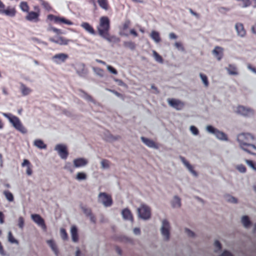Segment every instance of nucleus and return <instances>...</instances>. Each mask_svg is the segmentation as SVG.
Returning a JSON list of instances; mask_svg holds the SVG:
<instances>
[{"label":"nucleus","mask_w":256,"mask_h":256,"mask_svg":"<svg viewBox=\"0 0 256 256\" xmlns=\"http://www.w3.org/2000/svg\"><path fill=\"white\" fill-rule=\"evenodd\" d=\"M254 140V136L250 134H240L237 136L240 147L246 152L256 156V146L250 144Z\"/></svg>","instance_id":"1"},{"label":"nucleus","mask_w":256,"mask_h":256,"mask_svg":"<svg viewBox=\"0 0 256 256\" xmlns=\"http://www.w3.org/2000/svg\"><path fill=\"white\" fill-rule=\"evenodd\" d=\"M110 20L106 16H102L100 19V24L97 26V30L99 35L103 38L110 42L108 38L109 36L108 30H110Z\"/></svg>","instance_id":"2"},{"label":"nucleus","mask_w":256,"mask_h":256,"mask_svg":"<svg viewBox=\"0 0 256 256\" xmlns=\"http://www.w3.org/2000/svg\"><path fill=\"white\" fill-rule=\"evenodd\" d=\"M2 115L8 119V122L16 130L22 134L26 133V129L23 126L18 118L11 114H8L6 113H2Z\"/></svg>","instance_id":"3"},{"label":"nucleus","mask_w":256,"mask_h":256,"mask_svg":"<svg viewBox=\"0 0 256 256\" xmlns=\"http://www.w3.org/2000/svg\"><path fill=\"white\" fill-rule=\"evenodd\" d=\"M206 130L208 132L214 134L215 137L220 140L224 142H227L228 140V137L224 132L218 130L212 126H206Z\"/></svg>","instance_id":"4"},{"label":"nucleus","mask_w":256,"mask_h":256,"mask_svg":"<svg viewBox=\"0 0 256 256\" xmlns=\"http://www.w3.org/2000/svg\"><path fill=\"white\" fill-rule=\"evenodd\" d=\"M170 224L169 222L166 219L162 220L160 228V232L164 240L168 241L170 239Z\"/></svg>","instance_id":"5"},{"label":"nucleus","mask_w":256,"mask_h":256,"mask_svg":"<svg viewBox=\"0 0 256 256\" xmlns=\"http://www.w3.org/2000/svg\"><path fill=\"white\" fill-rule=\"evenodd\" d=\"M137 212L139 218L144 220H148L150 218V208L142 204L138 208Z\"/></svg>","instance_id":"6"},{"label":"nucleus","mask_w":256,"mask_h":256,"mask_svg":"<svg viewBox=\"0 0 256 256\" xmlns=\"http://www.w3.org/2000/svg\"><path fill=\"white\" fill-rule=\"evenodd\" d=\"M36 11H30L27 12L25 16L26 20L31 22H37L40 20V10L38 6H34Z\"/></svg>","instance_id":"7"},{"label":"nucleus","mask_w":256,"mask_h":256,"mask_svg":"<svg viewBox=\"0 0 256 256\" xmlns=\"http://www.w3.org/2000/svg\"><path fill=\"white\" fill-rule=\"evenodd\" d=\"M98 200L105 207L110 206L112 202L111 197L105 192L99 193Z\"/></svg>","instance_id":"8"},{"label":"nucleus","mask_w":256,"mask_h":256,"mask_svg":"<svg viewBox=\"0 0 256 256\" xmlns=\"http://www.w3.org/2000/svg\"><path fill=\"white\" fill-rule=\"evenodd\" d=\"M54 150L58 152V156L62 159L66 160L67 158L68 152L66 145L58 144L55 146Z\"/></svg>","instance_id":"9"},{"label":"nucleus","mask_w":256,"mask_h":256,"mask_svg":"<svg viewBox=\"0 0 256 256\" xmlns=\"http://www.w3.org/2000/svg\"><path fill=\"white\" fill-rule=\"evenodd\" d=\"M234 110L237 114L243 116H250L253 114V111L252 110L241 106L234 108Z\"/></svg>","instance_id":"10"},{"label":"nucleus","mask_w":256,"mask_h":256,"mask_svg":"<svg viewBox=\"0 0 256 256\" xmlns=\"http://www.w3.org/2000/svg\"><path fill=\"white\" fill-rule=\"evenodd\" d=\"M68 58V56L67 54L59 53L54 55L52 57V60L56 64L60 65L64 63Z\"/></svg>","instance_id":"11"},{"label":"nucleus","mask_w":256,"mask_h":256,"mask_svg":"<svg viewBox=\"0 0 256 256\" xmlns=\"http://www.w3.org/2000/svg\"><path fill=\"white\" fill-rule=\"evenodd\" d=\"M32 220L42 229L46 231V227L44 219L38 214H32L30 216Z\"/></svg>","instance_id":"12"},{"label":"nucleus","mask_w":256,"mask_h":256,"mask_svg":"<svg viewBox=\"0 0 256 256\" xmlns=\"http://www.w3.org/2000/svg\"><path fill=\"white\" fill-rule=\"evenodd\" d=\"M234 30L236 36L240 38H244L246 36V31L243 24L241 22H236L234 24Z\"/></svg>","instance_id":"13"},{"label":"nucleus","mask_w":256,"mask_h":256,"mask_svg":"<svg viewBox=\"0 0 256 256\" xmlns=\"http://www.w3.org/2000/svg\"><path fill=\"white\" fill-rule=\"evenodd\" d=\"M88 160L83 158H78L72 160L74 166L75 168H82L86 166Z\"/></svg>","instance_id":"14"},{"label":"nucleus","mask_w":256,"mask_h":256,"mask_svg":"<svg viewBox=\"0 0 256 256\" xmlns=\"http://www.w3.org/2000/svg\"><path fill=\"white\" fill-rule=\"evenodd\" d=\"M49 40L57 44L63 46V45H67L68 44L69 40L61 36H58L55 38H49Z\"/></svg>","instance_id":"15"},{"label":"nucleus","mask_w":256,"mask_h":256,"mask_svg":"<svg viewBox=\"0 0 256 256\" xmlns=\"http://www.w3.org/2000/svg\"><path fill=\"white\" fill-rule=\"evenodd\" d=\"M168 102L170 106L177 110H180L184 106V104L182 102L178 100L173 98L168 99Z\"/></svg>","instance_id":"16"},{"label":"nucleus","mask_w":256,"mask_h":256,"mask_svg":"<svg viewBox=\"0 0 256 256\" xmlns=\"http://www.w3.org/2000/svg\"><path fill=\"white\" fill-rule=\"evenodd\" d=\"M140 139L142 142L146 146L149 148H154V149H158V146L155 144V142L148 138H144L143 136H142L140 138Z\"/></svg>","instance_id":"17"},{"label":"nucleus","mask_w":256,"mask_h":256,"mask_svg":"<svg viewBox=\"0 0 256 256\" xmlns=\"http://www.w3.org/2000/svg\"><path fill=\"white\" fill-rule=\"evenodd\" d=\"M0 13L10 17H14L16 15V10L14 8L8 7L6 10L4 8L0 10Z\"/></svg>","instance_id":"18"},{"label":"nucleus","mask_w":256,"mask_h":256,"mask_svg":"<svg viewBox=\"0 0 256 256\" xmlns=\"http://www.w3.org/2000/svg\"><path fill=\"white\" fill-rule=\"evenodd\" d=\"M180 160L182 164L184 166L187 168L188 172L193 176H196L197 174L196 172L193 170L192 166V165L186 160L184 158H180Z\"/></svg>","instance_id":"19"},{"label":"nucleus","mask_w":256,"mask_h":256,"mask_svg":"<svg viewBox=\"0 0 256 256\" xmlns=\"http://www.w3.org/2000/svg\"><path fill=\"white\" fill-rule=\"evenodd\" d=\"M223 48L220 46H216L212 51V54L215 58L220 60L222 56Z\"/></svg>","instance_id":"20"},{"label":"nucleus","mask_w":256,"mask_h":256,"mask_svg":"<svg viewBox=\"0 0 256 256\" xmlns=\"http://www.w3.org/2000/svg\"><path fill=\"white\" fill-rule=\"evenodd\" d=\"M172 207L174 209H178L181 206L180 198L177 196H174L170 202Z\"/></svg>","instance_id":"21"},{"label":"nucleus","mask_w":256,"mask_h":256,"mask_svg":"<svg viewBox=\"0 0 256 256\" xmlns=\"http://www.w3.org/2000/svg\"><path fill=\"white\" fill-rule=\"evenodd\" d=\"M122 216L125 220L130 221L131 222L133 221L132 214L130 210L128 208H124L122 211Z\"/></svg>","instance_id":"22"},{"label":"nucleus","mask_w":256,"mask_h":256,"mask_svg":"<svg viewBox=\"0 0 256 256\" xmlns=\"http://www.w3.org/2000/svg\"><path fill=\"white\" fill-rule=\"evenodd\" d=\"M70 234L72 242H77L78 241V230L75 226H72L70 228Z\"/></svg>","instance_id":"23"},{"label":"nucleus","mask_w":256,"mask_h":256,"mask_svg":"<svg viewBox=\"0 0 256 256\" xmlns=\"http://www.w3.org/2000/svg\"><path fill=\"white\" fill-rule=\"evenodd\" d=\"M81 26L90 34L92 35L95 34L94 28L88 23L86 22H82L81 24Z\"/></svg>","instance_id":"24"},{"label":"nucleus","mask_w":256,"mask_h":256,"mask_svg":"<svg viewBox=\"0 0 256 256\" xmlns=\"http://www.w3.org/2000/svg\"><path fill=\"white\" fill-rule=\"evenodd\" d=\"M46 244L54 252V254L57 256L58 255V250L56 246L52 240H48L46 241Z\"/></svg>","instance_id":"25"},{"label":"nucleus","mask_w":256,"mask_h":256,"mask_svg":"<svg viewBox=\"0 0 256 256\" xmlns=\"http://www.w3.org/2000/svg\"><path fill=\"white\" fill-rule=\"evenodd\" d=\"M150 37L155 43H159L160 41V38L158 32L155 30H152L150 34Z\"/></svg>","instance_id":"26"},{"label":"nucleus","mask_w":256,"mask_h":256,"mask_svg":"<svg viewBox=\"0 0 256 256\" xmlns=\"http://www.w3.org/2000/svg\"><path fill=\"white\" fill-rule=\"evenodd\" d=\"M20 90L23 96H28L32 92V90L30 88L22 84H20Z\"/></svg>","instance_id":"27"},{"label":"nucleus","mask_w":256,"mask_h":256,"mask_svg":"<svg viewBox=\"0 0 256 256\" xmlns=\"http://www.w3.org/2000/svg\"><path fill=\"white\" fill-rule=\"evenodd\" d=\"M19 7L20 10L23 12H29L30 7L28 3L26 2H20L19 4Z\"/></svg>","instance_id":"28"},{"label":"nucleus","mask_w":256,"mask_h":256,"mask_svg":"<svg viewBox=\"0 0 256 256\" xmlns=\"http://www.w3.org/2000/svg\"><path fill=\"white\" fill-rule=\"evenodd\" d=\"M34 146L40 149H45L46 147V145L40 140H35L34 141Z\"/></svg>","instance_id":"29"},{"label":"nucleus","mask_w":256,"mask_h":256,"mask_svg":"<svg viewBox=\"0 0 256 256\" xmlns=\"http://www.w3.org/2000/svg\"><path fill=\"white\" fill-rule=\"evenodd\" d=\"M56 23L64 24L68 26H72L73 23L70 20L65 18L64 17L58 16Z\"/></svg>","instance_id":"30"},{"label":"nucleus","mask_w":256,"mask_h":256,"mask_svg":"<svg viewBox=\"0 0 256 256\" xmlns=\"http://www.w3.org/2000/svg\"><path fill=\"white\" fill-rule=\"evenodd\" d=\"M86 178L87 175L84 172H79L76 174V179L78 181L84 180Z\"/></svg>","instance_id":"31"},{"label":"nucleus","mask_w":256,"mask_h":256,"mask_svg":"<svg viewBox=\"0 0 256 256\" xmlns=\"http://www.w3.org/2000/svg\"><path fill=\"white\" fill-rule=\"evenodd\" d=\"M229 74L236 76L238 74L236 69L235 66L229 65L228 68H226Z\"/></svg>","instance_id":"32"},{"label":"nucleus","mask_w":256,"mask_h":256,"mask_svg":"<svg viewBox=\"0 0 256 256\" xmlns=\"http://www.w3.org/2000/svg\"><path fill=\"white\" fill-rule=\"evenodd\" d=\"M241 222L245 228H248L250 225V222L247 216H244L241 218Z\"/></svg>","instance_id":"33"},{"label":"nucleus","mask_w":256,"mask_h":256,"mask_svg":"<svg viewBox=\"0 0 256 256\" xmlns=\"http://www.w3.org/2000/svg\"><path fill=\"white\" fill-rule=\"evenodd\" d=\"M79 96L82 98H84V100H85L88 102H94L91 96L84 91H82V90L80 91Z\"/></svg>","instance_id":"34"},{"label":"nucleus","mask_w":256,"mask_h":256,"mask_svg":"<svg viewBox=\"0 0 256 256\" xmlns=\"http://www.w3.org/2000/svg\"><path fill=\"white\" fill-rule=\"evenodd\" d=\"M92 69L96 76L101 78L104 76V72L102 69L98 68H92Z\"/></svg>","instance_id":"35"},{"label":"nucleus","mask_w":256,"mask_h":256,"mask_svg":"<svg viewBox=\"0 0 256 256\" xmlns=\"http://www.w3.org/2000/svg\"><path fill=\"white\" fill-rule=\"evenodd\" d=\"M199 76L204 86L205 87H208V82L207 76L205 74L202 73L199 74Z\"/></svg>","instance_id":"36"},{"label":"nucleus","mask_w":256,"mask_h":256,"mask_svg":"<svg viewBox=\"0 0 256 256\" xmlns=\"http://www.w3.org/2000/svg\"><path fill=\"white\" fill-rule=\"evenodd\" d=\"M60 237L62 240H68V235L64 228H60Z\"/></svg>","instance_id":"37"},{"label":"nucleus","mask_w":256,"mask_h":256,"mask_svg":"<svg viewBox=\"0 0 256 256\" xmlns=\"http://www.w3.org/2000/svg\"><path fill=\"white\" fill-rule=\"evenodd\" d=\"M64 168L69 172L70 173H72L74 172V169L72 168V166L70 162H66L64 163Z\"/></svg>","instance_id":"38"},{"label":"nucleus","mask_w":256,"mask_h":256,"mask_svg":"<svg viewBox=\"0 0 256 256\" xmlns=\"http://www.w3.org/2000/svg\"><path fill=\"white\" fill-rule=\"evenodd\" d=\"M152 52L155 60L159 63L162 64L163 62L162 58L155 50H153Z\"/></svg>","instance_id":"39"},{"label":"nucleus","mask_w":256,"mask_h":256,"mask_svg":"<svg viewBox=\"0 0 256 256\" xmlns=\"http://www.w3.org/2000/svg\"><path fill=\"white\" fill-rule=\"evenodd\" d=\"M6 199L8 202H12L14 200V196L9 191H4V192Z\"/></svg>","instance_id":"40"},{"label":"nucleus","mask_w":256,"mask_h":256,"mask_svg":"<svg viewBox=\"0 0 256 256\" xmlns=\"http://www.w3.org/2000/svg\"><path fill=\"white\" fill-rule=\"evenodd\" d=\"M98 4L100 7L104 10H108V4L106 0H98Z\"/></svg>","instance_id":"41"},{"label":"nucleus","mask_w":256,"mask_h":256,"mask_svg":"<svg viewBox=\"0 0 256 256\" xmlns=\"http://www.w3.org/2000/svg\"><path fill=\"white\" fill-rule=\"evenodd\" d=\"M8 240L12 244H18V242L14 238L10 232H8Z\"/></svg>","instance_id":"42"},{"label":"nucleus","mask_w":256,"mask_h":256,"mask_svg":"<svg viewBox=\"0 0 256 256\" xmlns=\"http://www.w3.org/2000/svg\"><path fill=\"white\" fill-rule=\"evenodd\" d=\"M24 221L22 216H19L18 220V226L20 230H22L24 227Z\"/></svg>","instance_id":"43"},{"label":"nucleus","mask_w":256,"mask_h":256,"mask_svg":"<svg viewBox=\"0 0 256 256\" xmlns=\"http://www.w3.org/2000/svg\"><path fill=\"white\" fill-rule=\"evenodd\" d=\"M245 162L250 168L252 170L256 171V163L254 164L252 160H245Z\"/></svg>","instance_id":"44"},{"label":"nucleus","mask_w":256,"mask_h":256,"mask_svg":"<svg viewBox=\"0 0 256 256\" xmlns=\"http://www.w3.org/2000/svg\"><path fill=\"white\" fill-rule=\"evenodd\" d=\"M214 252H218L221 249V245L218 240H215L214 242Z\"/></svg>","instance_id":"45"},{"label":"nucleus","mask_w":256,"mask_h":256,"mask_svg":"<svg viewBox=\"0 0 256 256\" xmlns=\"http://www.w3.org/2000/svg\"><path fill=\"white\" fill-rule=\"evenodd\" d=\"M225 199L226 201L232 202V203L236 204L237 202L236 199V198H234V197H233L231 196H230V195L226 196Z\"/></svg>","instance_id":"46"},{"label":"nucleus","mask_w":256,"mask_h":256,"mask_svg":"<svg viewBox=\"0 0 256 256\" xmlns=\"http://www.w3.org/2000/svg\"><path fill=\"white\" fill-rule=\"evenodd\" d=\"M236 168L242 174H244L246 172V168L245 166L242 164L237 165L236 166Z\"/></svg>","instance_id":"47"},{"label":"nucleus","mask_w":256,"mask_h":256,"mask_svg":"<svg viewBox=\"0 0 256 256\" xmlns=\"http://www.w3.org/2000/svg\"><path fill=\"white\" fill-rule=\"evenodd\" d=\"M190 130L193 136H197L198 134V128L194 126H190Z\"/></svg>","instance_id":"48"},{"label":"nucleus","mask_w":256,"mask_h":256,"mask_svg":"<svg viewBox=\"0 0 256 256\" xmlns=\"http://www.w3.org/2000/svg\"><path fill=\"white\" fill-rule=\"evenodd\" d=\"M106 68L108 70L113 74L116 75L118 74L117 71L115 68L109 65H106Z\"/></svg>","instance_id":"49"},{"label":"nucleus","mask_w":256,"mask_h":256,"mask_svg":"<svg viewBox=\"0 0 256 256\" xmlns=\"http://www.w3.org/2000/svg\"><path fill=\"white\" fill-rule=\"evenodd\" d=\"M174 46L176 47L178 50L182 52H184V48L180 42H175Z\"/></svg>","instance_id":"50"},{"label":"nucleus","mask_w":256,"mask_h":256,"mask_svg":"<svg viewBox=\"0 0 256 256\" xmlns=\"http://www.w3.org/2000/svg\"><path fill=\"white\" fill-rule=\"evenodd\" d=\"M48 30L50 31L53 32L54 33H55L56 34H62V32L60 30L55 28L52 26H50L48 28Z\"/></svg>","instance_id":"51"},{"label":"nucleus","mask_w":256,"mask_h":256,"mask_svg":"<svg viewBox=\"0 0 256 256\" xmlns=\"http://www.w3.org/2000/svg\"><path fill=\"white\" fill-rule=\"evenodd\" d=\"M184 231H185V233L187 236H188L190 238H194L195 236L194 233L192 231L186 228Z\"/></svg>","instance_id":"52"},{"label":"nucleus","mask_w":256,"mask_h":256,"mask_svg":"<svg viewBox=\"0 0 256 256\" xmlns=\"http://www.w3.org/2000/svg\"><path fill=\"white\" fill-rule=\"evenodd\" d=\"M58 16H55L52 14H48L47 16V18L50 21H54L56 22L57 20Z\"/></svg>","instance_id":"53"},{"label":"nucleus","mask_w":256,"mask_h":256,"mask_svg":"<svg viewBox=\"0 0 256 256\" xmlns=\"http://www.w3.org/2000/svg\"><path fill=\"white\" fill-rule=\"evenodd\" d=\"M132 232L135 236H140V229L138 228H134L132 230Z\"/></svg>","instance_id":"54"},{"label":"nucleus","mask_w":256,"mask_h":256,"mask_svg":"<svg viewBox=\"0 0 256 256\" xmlns=\"http://www.w3.org/2000/svg\"><path fill=\"white\" fill-rule=\"evenodd\" d=\"M247 68L252 73L256 74V69L254 68L250 64L247 65Z\"/></svg>","instance_id":"55"},{"label":"nucleus","mask_w":256,"mask_h":256,"mask_svg":"<svg viewBox=\"0 0 256 256\" xmlns=\"http://www.w3.org/2000/svg\"><path fill=\"white\" fill-rule=\"evenodd\" d=\"M100 164L103 168H107L108 167V164L104 160L101 161Z\"/></svg>","instance_id":"56"},{"label":"nucleus","mask_w":256,"mask_h":256,"mask_svg":"<svg viewBox=\"0 0 256 256\" xmlns=\"http://www.w3.org/2000/svg\"><path fill=\"white\" fill-rule=\"evenodd\" d=\"M30 163L28 160H27L26 159L24 160L22 164V166H26V167H27L28 166H30Z\"/></svg>","instance_id":"57"},{"label":"nucleus","mask_w":256,"mask_h":256,"mask_svg":"<svg viewBox=\"0 0 256 256\" xmlns=\"http://www.w3.org/2000/svg\"><path fill=\"white\" fill-rule=\"evenodd\" d=\"M168 38L170 40H175L177 38V36L174 32H170L168 34Z\"/></svg>","instance_id":"58"},{"label":"nucleus","mask_w":256,"mask_h":256,"mask_svg":"<svg viewBox=\"0 0 256 256\" xmlns=\"http://www.w3.org/2000/svg\"><path fill=\"white\" fill-rule=\"evenodd\" d=\"M250 30L254 34L256 35V24L252 26L250 28Z\"/></svg>","instance_id":"59"},{"label":"nucleus","mask_w":256,"mask_h":256,"mask_svg":"<svg viewBox=\"0 0 256 256\" xmlns=\"http://www.w3.org/2000/svg\"><path fill=\"white\" fill-rule=\"evenodd\" d=\"M26 172L28 176H30L32 174V172L30 166L26 167Z\"/></svg>","instance_id":"60"},{"label":"nucleus","mask_w":256,"mask_h":256,"mask_svg":"<svg viewBox=\"0 0 256 256\" xmlns=\"http://www.w3.org/2000/svg\"><path fill=\"white\" fill-rule=\"evenodd\" d=\"M130 34H132V35H133L134 36H138V34L134 29H131L130 31Z\"/></svg>","instance_id":"61"},{"label":"nucleus","mask_w":256,"mask_h":256,"mask_svg":"<svg viewBox=\"0 0 256 256\" xmlns=\"http://www.w3.org/2000/svg\"><path fill=\"white\" fill-rule=\"evenodd\" d=\"M4 223L3 220V214L2 212H0V224H2Z\"/></svg>","instance_id":"62"},{"label":"nucleus","mask_w":256,"mask_h":256,"mask_svg":"<svg viewBox=\"0 0 256 256\" xmlns=\"http://www.w3.org/2000/svg\"><path fill=\"white\" fill-rule=\"evenodd\" d=\"M42 2V4L44 5V6L46 8V9H48L50 8V6L48 4V3L46 2H44L42 1V0H40Z\"/></svg>","instance_id":"63"},{"label":"nucleus","mask_w":256,"mask_h":256,"mask_svg":"<svg viewBox=\"0 0 256 256\" xmlns=\"http://www.w3.org/2000/svg\"><path fill=\"white\" fill-rule=\"evenodd\" d=\"M75 256H80V250L78 248L76 250Z\"/></svg>","instance_id":"64"}]
</instances>
